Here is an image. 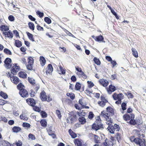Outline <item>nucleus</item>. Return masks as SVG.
Masks as SVG:
<instances>
[{"instance_id":"nucleus-14","label":"nucleus","mask_w":146,"mask_h":146,"mask_svg":"<svg viewBox=\"0 0 146 146\" xmlns=\"http://www.w3.org/2000/svg\"><path fill=\"white\" fill-rule=\"evenodd\" d=\"M107 112L110 115L113 116L114 114V109L111 107H108L106 108Z\"/></svg>"},{"instance_id":"nucleus-43","label":"nucleus","mask_w":146,"mask_h":146,"mask_svg":"<svg viewBox=\"0 0 146 146\" xmlns=\"http://www.w3.org/2000/svg\"><path fill=\"white\" fill-rule=\"evenodd\" d=\"M28 64H33L34 60L33 58L31 57H29L28 58Z\"/></svg>"},{"instance_id":"nucleus-52","label":"nucleus","mask_w":146,"mask_h":146,"mask_svg":"<svg viewBox=\"0 0 146 146\" xmlns=\"http://www.w3.org/2000/svg\"><path fill=\"white\" fill-rule=\"evenodd\" d=\"M19 84L17 86V88L18 89L20 90L21 89H23V88L24 87V85L21 83V82H19Z\"/></svg>"},{"instance_id":"nucleus-50","label":"nucleus","mask_w":146,"mask_h":146,"mask_svg":"<svg viewBox=\"0 0 146 146\" xmlns=\"http://www.w3.org/2000/svg\"><path fill=\"white\" fill-rule=\"evenodd\" d=\"M3 51L4 53L7 54L9 55L11 54V51L7 48H5Z\"/></svg>"},{"instance_id":"nucleus-9","label":"nucleus","mask_w":146,"mask_h":146,"mask_svg":"<svg viewBox=\"0 0 146 146\" xmlns=\"http://www.w3.org/2000/svg\"><path fill=\"white\" fill-rule=\"evenodd\" d=\"M5 66L7 68H10L11 67V60L9 58H6L4 61Z\"/></svg>"},{"instance_id":"nucleus-1","label":"nucleus","mask_w":146,"mask_h":146,"mask_svg":"<svg viewBox=\"0 0 146 146\" xmlns=\"http://www.w3.org/2000/svg\"><path fill=\"white\" fill-rule=\"evenodd\" d=\"M123 118L126 121L130 120L129 123L131 124L134 125L137 124L136 121L134 119L135 115L132 113L125 114L123 115Z\"/></svg>"},{"instance_id":"nucleus-11","label":"nucleus","mask_w":146,"mask_h":146,"mask_svg":"<svg viewBox=\"0 0 146 146\" xmlns=\"http://www.w3.org/2000/svg\"><path fill=\"white\" fill-rule=\"evenodd\" d=\"M19 93L21 96L23 98L27 97L29 95L28 92L24 89H20Z\"/></svg>"},{"instance_id":"nucleus-5","label":"nucleus","mask_w":146,"mask_h":146,"mask_svg":"<svg viewBox=\"0 0 146 146\" xmlns=\"http://www.w3.org/2000/svg\"><path fill=\"white\" fill-rule=\"evenodd\" d=\"M6 76L9 77H10L11 81L15 84H17L20 82V80H19V78L16 76H14V75L10 72H7L6 73Z\"/></svg>"},{"instance_id":"nucleus-21","label":"nucleus","mask_w":146,"mask_h":146,"mask_svg":"<svg viewBox=\"0 0 146 146\" xmlns=\"http://www.w3.org/2000/svg\"><path fill=\"white\" fill-rule=\"evenodd\" d=\"M53 71V68L52 65L51 64H49L46 68V72L47 74L51 73Z\"/></svg>"},{"instance_id":"nucleus-45","label":"nucleus","mask_w":146,"mask_h":146,"mask_svg":"<svg viewBox=\"0 0 146 146\" xmlns=\"http://www.w3.org/2000/svg\"><path fill=\"white\" fill-rule=\"evenodd\" d=\"M127 104L125 102H123L121 104V107L123 111L125 110L126 109Z\"/></svg>"},{"instance_id":"nucleus-20","label":"nucleus","mask_w":146,"mask_h":146,"mask_svg":"<svg viewBox=\"0 0 146 146\" xmlns=\"http://www.w3.org/2000/svg\"><path fill=\"white\" fill-rule=\"evenodd\" d=\"M3 33L6 37H7L9 38H12L13 37V35L10 31L4 32Z\"/></svg>"},{"instance_id":"nucleus-6","label":"nucleus","mask_w":146,"mask_h":146,"mask_svg":"<svg viewBox=\"0 0 146 146\" xmlns=\"http://www.w3.org/2000/svg\"><path fill=\"white\" fill-rule=\"evenodd\" d=\"M40 97L42 100L43 101H47L48 102H49L52 100V99L49 96L48 97L45 92L44 91H42L41 92Z\"/></svg>"},{"instance_id":"nucleus-59","label":"nucleus","mask_w":146,"mask_h":146,"mask_svg":"<svg viewBox=\"0 0 146 146\" xmlns=\"http://www.w3.org/2000/svg\"><path fill=\"white\" fill-rule=\"evenodd\" d=\"M28 80L29 82L32 84H34L35 83V80L32 78H28Z\"/></svg>"},{"instance_id":"nucleus-24","label":"nucleus","mask_w":146,"mask_h":146,"mask_svg":"<svg viewBox=\"0 0 146 146\" xmlns=\"http://www.w3.org/2000/svg\"><path fill=\"white\" fill-rule=\"evenodd\" d=\"M131 50L132 54L133 56L135 58H137L138 57V53L136 50L135 49L132 48L131 49Z\"/></svg>"},{"instance_id":"nucleus-4","label":"nucleus","mask_w":146,"mask_h":146,"mask_svg":"<svg viewBox=\"0 0 146 146\" xmlns=\"http://www.w3.org/2000/svg\"><path fill=\"white\" fill-rule=\"evenodd\" d=\"M108 125V130L111 133H114L115 131H119L120 129L119 126L117 124H115L113 125V124H110Z\"/></svg>"},{"instance_id":"nucleus-58","label":"nucleus","mask_w":146,"mask_h":146,"mask_svg":"<svg viewBox=\"0 0 146 146\" xmlns=\"http://www.w3.org/2000/svg\"><path fill=\"white\" fill-rule=\"evenodd\" d=\"M36 14L38 15L40 17H43L44 13H43L40 12V11H38L36 12Z\"/></svg>"},{"instance_id":"nucleus-29","label":"nucleus","mask_w":146,"mask_h":146,"mask_svg":"<svg viewBox=\"0 0 146 146\" xmlns=\"http://www.w3.org/2000/svg\"><path fill=\"white\" fill-rule=\"evenodd\" d=\"M47 131L50 135H51V137L53 138H55L56 137L55 135L54 134L53 132L50 129H47Z\"/></svg>"},{"instance_id":"nucleus-63","label":"nucleus","mask_w":146,"mask_h":146,"mask_svg":"<svg viewBox=\"0 0 146 146\" xmlns=\"http://www.w3.org/2000/svg\"><path fill=\"white\" fill-rule=\"evenodd\" d=\"M75 68L76 70L78 72H80V73L82 72L81 69V68L78 66H76Z\"/></svg>"},{"instance_id":"nucleus-15","label":"nucleus","mask_w":146,"mask_h":146,"mask_svg":"<svg viewBox=\"0 0 146 146\" xmlns=\"http://www.w3.org/2000/svg\"><path fill=\"white\" fill-rule=\"evenodd\" d=\"M109 94H111L112 92L115 91L116 88L115 87L112 85H110L109 86L108 88H106Z\"/></svg>"},{"instance_id":"nucleus-64","label":"nucleus","mask_w":146,"mask_h":146,"mask_svg":"<svg viewBox=\"0 0 146 146\" xmlns=\"http://www.w3.org/2000/svg\"><path fill=\"white\" fill-rule=\"evenodd\" d=\"M36 27L37 28V29L38 30L40 31H44V29L43 28L41 27H40V26L39 25H37L36 26Z\"/></svg>"},{"instance_id":"nucleus-10","label":"nucleus","mask_w":146,"mask_h":146,"mask_svg":"<svg viewBox=\"0 0 146 146\" xmlns=\"http://www.w3.org/2000/svg\"><path fill=\"white\" fill-rule=\"evenodd\" d=\"M99 82L100 84L105 87H107L109 84L108 81L104 78L99 80Z\"/></svg>"},{"instance_id":"nucleus-36","label":"nucleus","mask_w":146,"mask_h":146,"mask_svg":"<svg viewBox=\"0 0 146 146\" xmlns=\"http://www.w3.org/2000/svg\"><path fill=\"white\" fill-rule=\"evenodd\" d=\"M28 25L30 29L33 31L35 29V25L32 22H29L28 23Z\"/></svg>"},{"instance_id":"nucleus-38","label":"nucleus","mask_w":146,"mask_h":146,"mask_svg":"<svg viewBox=\"0 0 146 146\" xmlns=\"http://www.w3.org/2000/svg\"><path fill=\"white\" fill-rule=\"evenodd\" d=\"M40 123L42 126L44 127H46L47 124V123L46 120L44 119L41 120L40 121Z\"/></svg>"},{"instance_id":"nucleus-31","label":"nucleus","mask_w":146,"mask_h":146,"mask_svg":"<svg viewBox=\"0 0 146 146\" xmlns=\"http://www.w3.org/2000/svg\"><path fill=\"white\" fill-rule=\"evenodd\" d=\"M105 141L107 143V145L108 146H113V141L111 140H108L107 139H105Z\"/></svg>"},{"instance_id":"nucleus-61","label":"nucleus","mask_w":146,"mask_h":146,"mask_svg":"<svg viewBox=\"0 0 146 146\" xmlns=\"http://www.w3.org/2000/svg\"><path fill=\"white\" fill-rule=\"evenodd\" d=\"M16 144L17 146H21L22 145V142L20 140L16 142Z\"/></svg>"},{"instance_id":"nucleus-32","label":"nucleus","mask_w":146,"mask_h":146,"mask_svg":"<svg viewBox=\"0 0 146 146\" xmlns=\"http://www.w3.org/2000/svg\"><path fill=\"white\" fill-rule=\"evenodd\" d=\"M58 70L59 73L60 74H64L65 73V70L62 68L61 66H60L59 70Z\"/></svg>"},{"instance_id":"nucleus-55","label":"nucleus","mask_w":146,"mask_h":146,"mask_svg":"<svg viewBox=\"0 0 146 146\" xmlns=\"http://www.w3.org/2000/svg\"><path fill=\"white\" fill-rule=\"evenodd\" d=\"M96 135L93 134L92 133H91L89 134L88 137L90 139H92L94 138Z\"/></svg>"},{"instance_id":"nucleus-7","label":"nucleus","mask_w":146,"mask_h":146,"mask_svg":"<svg viewBox=\"0 0 146 146\" xmlns=\"http://www.w3.org/2000/svg\"><path fill=\"white\" fill-rule=\"evenodd\" d=\"M101 101L98 102V104L100 106L104 107L106 105V103L108 102V100L106 99L104 95H102L100 96Z\"/></svg>"},{"instance_id":"nucleus-51","label":"nucleus","mask_w":146,"mask_h":146,"mask_svg":"<svg viewBox=\"0 0 146 146\" xmlns=\"http://www.w3.org/2000/svg\"><path fill=\"white\" fill-rule=\"evenodd\" d=\"M94 115L92 111H90L88 115V118L90 119H92L94 117Z\"/></svg>"},{"instance_id":"nucleus-19","label":"nucleus","mask_w":146,"mask_h":146,"mask_svg":"<svg viewBox=\"0 0 146 146\" xmlns=\"http://www.w3.org/2000/svg\"><path fill=\"white\" fill-rule=\"evenodd\" d=\"M92 129L95 131H97L103 128H102V127H100L99 125L96 124V123H94L92 125Z\"/></svg>"},{"instance_id":"nucleus-53","label":"nucleus","mask_w":146,"mask_h":146,"mask_svg":"<svg viewBox=\"0 0 146 146\" xmlns=\"http://www.w3.org/2000/svg\"><path fill=\"white\" fill-rule=\"evenodd\" d=\"M126 94L129 98H132L134 97L133 95L130 92H127L126 93Z\"/></svg>"},{"instance_id":"nucleus-2","label":"nucleus","mask_w":146,"mask_h":146,"mask_svg":"<svg viewBox=\"0 0 146 146\" xmlns=\"http://www.w3.org/2000/svg\"><path fill=\"white\" fill-rule=\"evenodd\" d=\"M101 115L104 119V120L106 121V123L107 125L110 124H113V119L111 117V115L107 113H106L104 111H102L101 112Z\"/></svg>"},{"instance_id":"nucleus-28","label":"nucleus","mask_w":146,"mask_h":146,"mask_svg":"<svg viewBox=\"0 0 146 146\" xmlns=\"http://www.w3.org/2000/svg\"><path fill=\"white\" fill-rule=\"evenodd\" d=\"M1 143L4 146H11V144L8 141L5 140H2L1 142Z\"/></svg>"},{"instance_id":"nucleus-27","label":"nucleus","mask_w":146,"mask_h":146,"mask_svg":"<svg viewBox=\"0 0 146 146\" xmlns=\"http://www.w3.org/2000/svg\"><path fill=\"white\" fill-rule=\"evenodd\" d=\"M139 138H135L134 136H132L129 137V139L131 142H135L136 144Z\"/></svg>"},{"instance_id":"nucleus-48","label":"nucleus","mask_w":146,"mask_h":146,"mask_svg":"<svg viewBox=\"0 0 146 146\" xmlns=\"http://www.w3.org/2000/svg\"><path fill=\"white\" fill-rule=\"evenodd\" d=\"M44 20L46 23L48 24H50L51 23V19L48 17H46L44 19Z\"/></svg>"},{"instance_id":"nucleus-54","label":"nucleus","mask_w":146,"mask_h":146,"mask_svg":"<svg viewBox=\"0 0 146 146\" xmlns=\"http://www.w3.org/2000/svg\"><path fill=\"white\" fill-rule=\"evenodd\" d=\"M66 95L70 99H73V94L72 93H67Z\"/></svg>"},{"instance_id":"nucleus-42","label":"nucleus","mask_w":146,"mask_h":146,"mask_svg":"<svg viewBox=\"0 0 146 146\" xmlns=\"http://www.w3.org/2000/svg\"><path fill=\"white\" fill-rule=\"evenodd\" d=\"M85 93L87 95L90 96L92 93V91H90L88 89H87L85 91Z\"/></svg>"},{"instance_id":"nucleus-37","label":"nucleus","mask_w":146,"mask_h":146,"mask_svg":"<svg viewBox=\"0 0 146 146\" xmlns=\"http://www.w3.org/2000/svg\"><path fill=\"white\" fill-rule=\"evenodd\" d=\"M13 132L17 133L21 130V129L19 127H14L13 128Z\"/></svg>"},{"instance_id":"nucleus-34","label":"nucleus","mask_w":146,"mask_h":146,"mask_svg":"<svg viewBox=\"0 0 146 146\" xmlns=\"http://www.w3.org/2000/svg\"><path fill=\"white\" fill-rule=\"evenodd\" d=\"M93 61L97 65H100L101 64L100 60L96 57H95L94 58Z\"/></svg>"},{"instance_id":"nucleus-33","label":"nucleus","mask_w":146,"mask_h":146,"mask_svg":"<svg viewBox=\"0 0 146 146\" xmlns=\"http://www.w3.org/2000/svg\"><path fill=\"white\" fill-rule=\"evenodd\" d=\"M81 88L80 84L78 82H77L75 86V89L77 90H79Z\"/></svg>"},{"instance_id":"nucleus-25","label":"nucleus","mask_w":146,"mask_h":146,"mask_svg":"<svg viewBox=\"0 0 146 146\" xmlns=\"http://www.w3.org/2000/svg\"><path fill=\"white\" fill-rule=\"evenodd\" d=\"M20 118L21 119L27 121L28 119V117L26 113H22L20 116Z\"/></svg>"},{"instance_id":"nucleus-23","label":"nucleus","mask_w":146,"mask_h":146,"mask_svg":"<svg viewBox=\"0 0 146 146\" xmlns=\"http://www.w3.org/2000/svg\"><path fill=\"white\" fill-rule=\"evenodd\" d=\"M94 139L95 143H100L101 140L100 139V138L98 135H96Z\"/></svg>"},{"instance_id":"nucleus-46","label":"nucleus","mask_w":146,"mask_h":146,"mask_svg":"<svg viewBox=\"0 0 146 146\" xmlns=\"http://www.w3.org/2000/svg\"><path fill=\"white\" fill-rule=\"evenodd\" d=\"M87 83L88 84V87L89 88H92L94 86V84L92 81H88Z\"/></svg>"},{"instance_id":"nucleus-44","label":"nucleus","mask_w":146,"mask_h":146,"mask_svg":"<svg viewBox=\"0 0 146 146\" xmlns=\"http://www.w3.org/2000/svg\"><path fill=\"white\" fill-rule=\"evenodd\" d=\"M1 28V30L3 31H7L9 30L8 27L6 26L5 25H2Z\"/></svg>"},{"instance_id":"nucleus-41","label":"nucleus","mask_w":146,"mask_h":146,"mask_svg":"<svg viewBox=\"0 0 146 146\" xmlns=\"http://www.w3.org/2000/svg\"><path fill=\"white\" fill-rule=\"evenodd\" d=\"M15 42L16 45L17 47H19L22 46L21 42L19 40H15Z\"/></svg>"},{"instance_id":"nucleus-22","label":"nucleus","mask_w":146,"mask_h":146,"mask_svg":"<svg viewBox=\"0 0 146 146\" xmlns=\"http://www.w3.org/2000/svg\"><path fill=\"white\" fill-rule=\"evenodd\" d=\"M39 61L41 65L42 66H44L46 63V60L43 56H40V57Z\"/></svg>"},{"instance_id":"nucleus-18","label":"nucleus","mask_w":146,"mask_h":146,"mask_svg":"<svg viewBox=\"0 0 146 146\" xmlns=\"http://www.w3.org/2000/svg\"><path fill=\"white\" fill-rule=\"evenodd\" d=\"M26 101L27 103L31 106H34L35 104V101L33 98L28 99Z\"/></svg>"},{"instance_id":"nucleus-35","label":"nucleus","mask_w":146,"mask_h":146,"mask_svg":"<svg viewBox=\"0 0 146 146\" xmlns=\"http://www.w3.org/2000/svg\"><path fill=\"white\" fill-rule=\"evenodd\" d=\"M26 33L29 38L33 41H34L33 35L28 32H27Z\"/></svg>"},{"instance_id":"nucleus-13","label":"nucleus","mask_w":146,"mask_h":146,"mask_svg":"<svg viewBox=\"0 0 146 146\" xmlns=\"http://www.w3.org/2000/svg\"><path fill=\"white\" fill-rule=\"evenodd\" d=\"M94 123L96 124L99 125V126L104 128L103 124L102 122V120L101 119L100 117L99 116H97L96 118V120L95 121Z\"/></svg>"},{"instance_id":"nucleus-30","label":"nucleus","mask_w":146,"mask_h":146,"mask_svg":"<svg viewBox=\"0 0 146 146\" xmlns=\"http://www.w3.org/2000/svg\"><path fill=\"white\" fill-rule=\"evenodd\" d=\"M27 74L23 72H21L19 73V77L23 78H26Z\"/></svg>"},{"instance_id":"nucleus-47","label":"nucleus","mask_w":146,"mask_h":146,"mask_svg":"<svg viewBox=\"0 0 146 146\" xmlns=\"http://www.w3.org/2000/svg\"><path fill=\"white\" fill-rule=\"evenodd\" d=\"M115 138H116L118 141H120L121 139V135L119 133H117L115 135Z\"/></svg>"},{"instance_id":"nucleus-26","label":"nucleus","mask_w":146,"mask_h":146,"mask_svg":"<svg viewBox=\"0 0 146 146\" xmlns=\"http://www.w3.org/2000/svg\"><path fill=\"white\" fill-rule=\"evenodd\" d=\"M79 121L81 124H84L86 122V120L85 118L82 117H79L78 119Z\"/></svg>"},{"instance_id":"nucleus-57","label":"nucleus","mask_w":146,"mask_h":146,"mask_svg":"<svg viewBox=\"0 0 146 146\" xmlns=\"http://www.w3.org/2000/svg\"><path fill=\"white\" fill-rule=\"evenodd\" d=\"M29 138L31 139L32 140H34L35 139V135L32 134H30L29 135Z\"/></svg>"},{"instance_id":"nucleus-16","label":"nucleus","mask_w":146,"mask_h":146,"mask_svg":"<svg viewBox=\"0 0 146 146\" xmlns=\"http://www.w3.org/2000/svg\"><path fill=\"white\" fill-rule=\"evenodd\" d=\"M74 143L76 146H83L82 140L79 139H74Z\"/></svg>"},{"instance_id":"nucleus-39","label":"nucleus","mask_w":146,"mask_h":146,"mask_svg":"<svg viewBox=\"0 0 146 146\" xmlns=\"http://www.w3.org/2000/svg\"><path fill=\"white\" fill-rule=\"evenodd\" d=\"M22 126L23 127L26 128L27 129H28L30 128L31 127L30 125L28 123L24 122L23 123Z\"/></svg>"},{"instance_id":"nucleus-17","label":"nucleus","mask_w":146,"mask_h":146,"mask_svg":"<svg viewBox=\"0 0 146 146\" xmlns=\"http://www.w3.org/2000/svg\"><path fill=\"white\" fill-rule=\"evenodd\" d=\"M92 37L95 39L96 41L99 42H101L102 41L103 42L104 40V38L101 35L96 36H92Z\"/></svg>"},{"instance_id":"nucleus-3","label":"nucleus","mask_w":146,"mask_h":146,"mask_svg":"<svg viewBox=\"0 0 146 146\" xmlns=\"http://www.w3.org/2000/svg\"><path fill=\"white\" fill-rule=\"evenodd\" d=\"M113 98L114 100H118L115 102V103L117 104H120L121 103V100L123 99L124 96L122 93L117 94L114 93L112 95Z\"/></svg>"},{"instance_id":"nucleus-62","label":"nucleus","mask_w":146,"mask_h":146,"mask_svg":"<svg viewBox=\"0 0 146 146\" xmlns=\"http://www.w3.org/2000/svg\"><path fill=\"white\" fill-rule=\"evenodd\" d=\"M56 113L58 118L59 119L61 117V115L60 111L59 110H57L56 111Z\"/></svg>"},{"instance_id":"nucleus-56","label":"nucleus","mask_w":146,"mask_h":146,"mask_svg":"<svg viewBox=\"0 0 146 146\" xmlns=\"http://www.w3.org/2000/svg\"><path fill=\"white\" fill-rule=\"evenodd\" d=\"M40 114L42 117H45L47 116V114L44 111H42L40 113Z\"/></svg>"},{"instance_id":"nucleus-40","label":"nucleus","mask_w":146,"mask_h":146,"mask_svg":"<svg viewBox=\"0 0 146 146\" xmlns=\"http://www.w3.org/2000/svg\"><path fill=\"white\" fill-rule=\"evenodd\" d=\"M0 95L4 99H6L8 98L7 95L5 93H4L2 92H0Z\"/></svg>"},{"instance_id":"nucleus-12","label":"nucleus","mask_w":146,"mask_h":146,"mask_svg":"<svg viewBox=\"0 0 146 146\" xmlns=\"http://www.w3.org/2000/svg\"><path fill=\"white\" fill-rule=\"evenodd\" d=\"M136 144L139 145L140 146H146L145 139L139 138Z\"/></svg>"},{"instance_id":"nucleus-49","label":"nucleus","mask_w":146,"mask_h":146,"mask_svg":"<svg viewBox=\"0 0 146 146\" xmlns=\"http://www.w3.org/2000/svg\"><path fill=\"white\" fill-rule=\"evenodd\" d=\"M27 68L29 70H31L33 69V64H28L26 66Z\"/></svg>"},{"instance_id":"nucleus-8","label":"nucleus","mask_w":146,"mask_h":146,"mask_svg":"<svg viewBox=\"0 0 146 146\" xmlns=\"http://www.w3.org/2000/svg\"><path fill=\"white\" fill-rule=\"evenodd\" d=\"M19 67L17 65V64L13 65L11 69V72L10 73L12 74L13 75H15L18 70H19Z\"/></svg>"},{"instance_id":"nucleus-60","label":"nucleus","mask_w":146,"mask_h":146,"mask_svg":"<svg viewBox=\"0 0 146 146\" xmlns=\"http://www.w3.org/2000/svg\"><path fill=\"white\" fill-rule=\"evenodd\" d=\"M80 75L84 79H86L87 78V76L84 73V72L83 71L80 73Z\"/></svg>"}]
</instances>
